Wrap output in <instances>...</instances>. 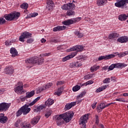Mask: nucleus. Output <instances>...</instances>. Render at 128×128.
I'll return each mask as SVG.
<instances>
[{"label": "nucleus", "mask_w": 128, "mask_h": 128, "mask_svg": "<svg viewBox=\"0 0 128 128\" xmlns=\"http://www.w3.org/2000/svg\"><path fill=\"white\" fill-rule=\"evenodd\" d=\"M72 116H74V114L70 112H68L55 116L54 120H56L57 126H62L64 122H68Z\"/></svg>", "instance_id": "nucleus-1"}, {"label": "nucleus", "mask_w": 128, "mask_h": 128, "mask_svg": "<svg viewBox=\"0 0 128 128\" xmlns=\"http://www.w3.org/2000/svg\"><path fill=\"white\" fill-rule=\"evenodd\" d=\"M26 62L28 65L26 68H32V66L42 64L44 62V58H40L38 56H34L29 59L26 60Z\"/></svg>", "instance_id": "nucleus-2"}, {"label": "nucleus", "mask_w": 128, "mask_h": 128, "mask_svg": "<svg viewBox=\"0 0 128 128\" xmlns=\"http://www.w3.org/2000/svg\"><path fill=\"white\" fill-rule=\"evenodd\" d=\"M84 50V47L82 46H73L72 48L70 49V52L74 51L70 55H68L62 59V62H66V60H70V58H72L75 56H76L77 54L79 52H82Z\"/></svg>", "instance_id": "nucleus-3"}, {"label": "nucleus", "mask_w": 128, "mask_h": 128, "mask_svg": "<svg viewBox=\"0 0 128 128\" xmlns=\"http://www.w3.org/2000/svg\"><path fill=\"white\" fill-rule=\"evenodd\" d=\"M75 8L76 5L72 3H68L62 6V10H68L66 12V15L68 16H74V14H76V12L72 10Z\"/></svg>", "instance_id": "nucleus-4"}, {"label": "nucleus", "mask_w": 128, "mask_h": 128, "mask_svg": "<svg viewBox=\"0 0 128 128\" xmlns=\"http://www.w3.org/2000/svg\"><path fill=\"white\" fill-rule=\"evenodd\" d=\"M40 97L38 96L28 104H26L21 108H20V110H22L23 114H28V112H30V108H29L28 106H34V104L37 102H38V100H40Z\"/></svg>", "instance_id": "nucleus-5"}, {"label": "nucleus", "mask_w": 128, "mask_h": 128, "mask_svg": "<svg viewBox=\"0 0 128 128\" xmlns=\"http://www.w3.org/2000/svg\"><path fill=\"white\" fill-rule=\"evenodd\" d=\"M28 85L24 84V86L22 82H19L15 86L14 90L18 94H23L26 92V91L24 89V88H28Z\"/></svg>", "instance_id": "nucleus-6"}, {"label": "nucleus", "mask_w": 128, "mask_h": 128, "mask_svg": "<svg viewBox=\"0 0 128 128\" xmlns=\"http://www.w3.org/2000/svg\"><path fill=\"white\" fill-rule=\"evenodd\" d=\"M20 16V13L18 12H16L14 13H11L10 14L4 15V18L7 20H14V18H18Z\"/></svg>", "instance_id": "nucleus-7"}, {"label": "nucleus", "mask_w": 128, "mask_h": 128, "mask_svg": "<svg viewBox=\"0 0 128 128\" xmlns=\"http://www.w3.org/2000/svg\"><path fill=\"white\" fill-rule=\"evenodd\" d=\"M88 115L85 114L82 116H81L79 120V124L80 126V128H86V122H88Z\"/></svg>", "instance_id": "nucleus-8"}, {"label": "nucleus", "mask_w": 128, "mask_h": 128, "mask_svg": "<svg viewBox=\"0 0 128 128\" xmlns=\"http://www.w3.org/2000/svg\"><path fill=\"white\" fill-rule=\"evenodd\" d=\"M126 4H128V0H118V1L114 4V6L116 8H126L128 6H126Z\"/></svg>", "instance_id": "nucleus-9"}, {"label": "nucleus", "mask_w": 128, "mask_h": 128, "mask_svg": "<svg viewBox=\"0 0 128 128\" xmlns=\"http://www.w3.org/2000/svg\"><path fill=\"white\" fill-rule=\"evenodd\" d=\"M127 66L128 64L124 63H117L112 64L109 66L108 70H112L114 68H126V66Z\"/></svg>", "instance_id": "nucleus-10"}, {"label": "nucleus", "mask_w": 128, "mask_h": 128, "mask_svg": "<svg viewBox=\"0 0 128 128\" xmlns=\"http://www.w3.org/2000/svg\"><path fill=\"white\" fill-rule=\"evenodd\" d=\"M32 33H30V32H24L20 36L19 40L20 42H24L25 38H32Z\"/></svg>", "instance_id": "nucleus-11"}, {"label": "nucleus", "mask_w": 128, "mask_h": 128, "mask_svg": "<svg viewBox=\"0 0 128 128\" xmlns=\"http://www.w3.org/2000/svg\"><path fill=\"white\" fill-rule=\"evenodd\" d=\"M10 103L2 102L0 104V112H6L10 108Z\"/></svg>", "instance_id": "nucleus-12"}, {"label": "nucleus", "mask_w": 128, "mask_h": 128, "mask_svg": "<svg viewBox=\"0 0 128 128\" xmlns=\"http://www.w3.org/2000/svg\"><path fill=\"white\" fill-rule=\"evenodd\" d=\"M114 56H116V55L114 54L102 56L98 58V60H110V58H114Z\"/></svg>", "instance_id": "nucleus-13"}, {"label": "nucleus", "mask_w": 128, "mask_h": 128, "mask_svg": "<svg viewBox=\"0 0 128 128\" xmlns=\"http://www.w3.org/2000/svg\"><path fill=\"white\" fill-rule=\"evenodd\" d=\"M4 72L6 74H12L14 72V68H12V66H8L5 68Z\"/></svg>", "instance_id": "nucleus-14"}, {"label": "nucleus", "mask_w": 128, "mask_h": 128, "mask_svg": "<svg viewBox=\"0 0 128 128\" xmlns=\"http://www.w3.org/2000/svg\"><path fill=\"white\" fill-rule=\"evenodd\" d=\"M20 125L22 128H32V125L30 124V123L28 122H20Z\"/></svg>", "instance_id": "nucleus-15"}, {"label": "nucleus", "mask_w": 128, "mask_h": 128, "mask_svg": "<svg viewBox=\"0 0 128 128\" xmlns=\"http://www.w3.org/2000/svg\"><path fill=\"white\" fill-rule=\"evenodd\" d=\"M8 117L4 116V114H0V122L1 124H6L8 122Z\"/></svg>", "instance_id": "nucleus-16"}, {"label": "nucleus", "mask_w": 128, "mask_h": 128, "mask_svg": "<svg viewBox=\"0 0 128 128\" xmlns=\"http://www.w3.org/2000/svg\"><path fill=\"white\" fill-rule=\"evenodd\" d=\"M118 42H121V44H124L128 42V37L126 36H121L118 39Z\"/></svg>", "instance_id": "nucleus-17"}, {"label": "nucleus", "mask_w": 128, "mask_h": 128, "mask_svg": "<svg viewBox=\"0 0 128 128\" xmlns=\"http://www.w3.org/2000/svg\"><path fill=\"white\" fill-rule=\"evenodd\" d=\"M46 106L44 105H40L36 108V106H34L33 108L34 112H40L42 110H44Z\"/></svg>", "instance_id": "nucleus-18"}, {"label": "nucleus", "mask_w": 128, "mask_h": 128, "mask_svg": "<svg viewBox=\"0 0 128 128\" xmlns=\"http://www.w3.org/2000/svg\"><path fill=\"white\" fill-rule=\"evenodd\" d=\"M120 36V34L116 32H113L110 34L108 36L109 40H116Z\"/></svg>", "instance_id": "nucleus-19"}, {"label": "nucleus", "mask_w": 128, "mask_h": 128, "mask_svg": "<svg viewBox=\"0 0 128 128\" xmlns=\"http://www.w3.org/2000/svg\"><path fill=\"white\" fill-rule=\"evenodd\" d=\"M108 2V0H97L96 4L98 6H102Z\"/></svg>", "instance_id": "nucleus-20"}, {"label": "nucleus", "mask_w": 128, "mask_h": 128, "mask_svg": "<svg viewBox=\"0 0 128 128\" xmlns=\"http://www.w3.org/2000/svg\"><path fill=\"white\" fill-rule=\"evenodd\" d=\"M66 26H57L53 28V32H60V30H66Z\"/></svg>", "instance_id": "nucleus-21"}, {"label": "nucleus", "mask_w": 128, "mask_h": 128, "mask_svg": "<svg viewBox=\"0 0 128 128\" xmlns=\"http://www.w3.org/2000/svg\"><path fill=\"white\" fill-rule=\"evenodd\" d=\"M76 104V102H72L70 104H67L65 106V108L67 110H70L72 108V106H74Z\"/></svg>", "instance_id": "nucleus-22"}, {"label": "nucleus", "mask_w": 128, "mask_h": 128, "mask_svg": "<svg viewBox=\"0 0 128 128\" xmlns=\"http://www.w3.org/2000/svg\"><path fill=\"white\" fill-rule=\"evenodd\" d=\"M128 14L126 15L124 14H123L118 16V20L122 22V21L126 20H128Z\"/></svg>", "instance_id": "nucleus-23"}, {"label": "nucleus", "mask_w": 128, "mask_h": 128, "mask_svg": "<svg viewBox=\"0 0 128 128\" xmlns=\"http://www.w3.org/2000/svg\"><path fill=\"white\" fill-rule=\"evenodd\" d=\"M40 117L39 116H36L34 118L30 121L31 124H36L40 120Z\"/></svg>", "instance_id": "nucleus-24"}, {"label": "nucleus", "mask_w": 128, "mask_h": 128, "mask_svg": "<svg viewBox=\"0 0 128 128\" xmlns=\"http://www.w3.org/2000/svg\"><path fill=\"white\" fill-rule=\"evenodd\" d=\"M10 52L12 54V56L13 57L18 56V51L14 48H12L10 49Z\"/></svg>", "instance_id": "nucleus-25"}, {"label": "nucleus", "mask_w": 128, "mask_h": 128, "mask_svg": "<svg viewBox=\"0 0 128 128\" xmlns=\"http://www.w3.org/2000/svg\"><path fill=\"white\" fill-rule=\"evenodd\" d=\"M54 101L52 98H48L45 104L47 106H50L52 104H54Z\"/></svg>", "instance_id": "nucleus-26"}, {"label": "nucleus", "mask_w": 128, "mask_h": 128, "mask_svg": "<svg viewBox=\"0 0 128 128\" xmlns=\"http://www.w3.org/2000/svg\"><path fill=\"white\" fill-rule=\"evenodd\" d=\"M74 21L72 19H70L63 22L62 24H64V26H70V24H74Z\"/></svg>", "instance_id": "nucleus-27"}, {"label": "nucleus", "mask_w": 128, "mask_h": 128, "mask_svg": "<svg viewBox=\"0 0 128 128\" xmlns=\"http://www.w3.org/2000/svg\"><path fill=\"white\" fill-rule=\"evenodd\" d=\"M54 4V2L52 0H47V4L48 6H46V9L48 10H50L52 8V4Z\"/></svg>", "instance_id": "nucleus-28"}, {"label": "nucleus", "mask_w": 128, "mask_h": 128, "mask_svg": "<svg viewBox=\"0 0 128 128\" xmlns=\"http://www.w3.org/2000/svg\"><path fill=\"white\" fill-rule=\"evenodd\" d=\"M34 96V91L32 90L30 92H28L26 93V98H32Z\"/></svg>", "instance_id": "nucleus-29"}, {"label": "nucleus", "mask_w": 128, "mask_h": 128, "mask_svg": "<svg viewBox=\"0 0 128 128\" xmlns=\"http://www.w3.org/2000/svg\"><path fill=\"white\" fill-rule=\"evenodd\" d=\"M74 34L75 36H78L79 38H82V36H84V34L82 33H81L80 31H75L74 32Z\"/></svg>", "instance_id": "nucleus-30"}, {"label": "nucleus", "mask_w": 128, "mask_h": 128, "mask_svg": "<svg viewBox=\"0 0 128 128\" xmlns=\"http://www.w3.org/2000/svg\"><path fill=\"white\" fill-rule=\"evenodd\" d=\"M98 68H100V66H96V65H94L90 68V72H96V70H98Z\"/></svg>", "instance_id": "nucleus-31"}, {"label": "nucleus", "mask_w": 128, "mask_h": 128, "mask_svg": "<svg viewBox=\"0 0 128 128\" xmlns=\"http://www.w3.org/2000/svg\"><path fill=\"white\" fill-rule=\"evenodd\" d=\"M106 88H108V86L106 85L102 87H100L96 89V92H102L104 90H106Z\"/></svg>", "instance_id": "nucleus-32"}, {"label": "nucleus", "mask_w": 128, "mask_h": 128, "mask_svg": "<svg viewBox=\"0 0 128 128\" xmlns=\"http://www.w3.org/2000/svg\"><path fill=\"white\" fill-rule=\"evenodd\" d=\"M104 108H106V104H104V103H101L100 106H97V110H104Z\"/></svg>", "instance_id": "nucleus-33"}, {"label": "nucleus", "mask_w": 128, "mask_h": 128, "mask_svg": "<svg viewBox=\"0 0 128 128\" xmlns=\"http://www.w3.org/2000/svg\"><path fill=\"white\" fill-rule=\"evenodd\" d=\"M115 54H117L118 56H119L120 58H122V56H124L128 54V51H126L124 52L118 54V52L114 53Z\"/></svg>", "instance_id": "nucleus-34"}, {"label": "nucleus", "mask_w": 128, "mask_h": 128, "mask_svg": "<svg viewBox=\"0 0 128 128\" xmlns=\"http://www.w3.org/2000/svg\"><path fill=\"white\" fill-rule=\"evenodd\" d=\"M52 111L50 109L47 110L46 113L45 114V116L48 118L52 114Z\"/></svg>", "instance_id": "nucleus-35"}, {"label": "nucleus", "mask_w": 128, "mask_h": 128, "mask_svg": "<svg viewBox=\"0 0 128 128\" xmlns=\"http://www.w3.org/2000/svg\"><path fill=\"white\" fill-rule=\"evenodd\" d=\"M93 76H94V74H88L84 76V80H90V78H92Z\"/></svg>", "instance_id": "nucleus-36"}, {"label": "nucleus", "mask_w": 128, "mask_h": 128, "mask_svg": "<svg viewBox=\"0 0 128 128\" xmlns=\"http://www.w3.org/2000/svg\"><path fill=\"white\" fill-rule=\"evenodd\" d=\"M46 90L44 88V86L43 87H40L36 88V94H40V92H42V90Z\"/></svg>", "instance_id": "nucleus-37"}, {"label": "nucleus", "mask_w": 128, "mask_h": 128, "mask_svg": "<svg viewBox=\"0 0 128 128\" xmlns=\"http://www.w3.org/2000/svg\"><path fill=\"white\" fill-rule=\"evenodd\" d=\"M94 82V80H88L87 82L82 84L81 86H88V84H92V83Z\"/></svg>", "instance_id": "nucleus-38"}, {"label": "nucleus", "mask_w": 128, "mask_h": 128, "mask_svg": "<svg viewBox=\"0 0 128 128\" xmlns=\"http://www.w3.org/2000/svg\"><path fill=\"white\" fill-rule=\"evenodd\" d=\"M20 8H24V10H26L28 8V4L24 2L20 5Z\"/></svg>", "instance_id": "nucleus-39"}, {"label": "nucleus", "mask_w": 128, "mask_h": 128, "mask_svg": "<svg viewBox=\"0 0 128 128\" xmlns=\"http://www.w3.org/2000/svg\"><path fill=\"white\" fill-rule=\"evenodd\" d=\"M52 84H53L52 82H49L46 84H45L44 86V88H45V90H46L47 88H51V86H52Z\"/></svg>", "instance_id": "nucleus-40"}, {"label": "nucleus", "mask_w": 128, "mask_h": 128, "mask_svg": "<svg viewBox=\"0 0 128 128\" xmlns=\"http://www.w3.org/2000/svg\"><path fill=\"white\" fill-rule=\"evenodd\" d=\"M80 90V86L78 85H76L74 86L72 88L73 92H78V90Z\"/></svg>", "instance_id": "nucleus-41"}, {"label": "nucleus", "mask_w": 128, "mask_h": 128, "mask_svg": "<svg viewBox=\"0 0 128 128\" xmlns=\"http://www.w3.org/2000/svg\"><path fill=\"white\" fill-rule=\"evenodd\" d=\"M86 94V91L82 92L80 95L77 96V98H78H78H83V96H84Z\"/></svg>", "instance_id": "nucleus-42"}, {"label": "nucleus", "mask_w": 128, "mask_h": 128, "mask_svg": "<svg viewBox=\"0 0 128 128\" xmlns=\"http://www.w3.org/2000/svg\"><path fill=\"white\" fill-rule=\"evenodd\" d=\"M74 64H75V68H80V66H82V62H74Z\"/></svg>", "instance_id": "nucleus-43"}, {"label": "nucleus", "mask_w": 128, "mask_h": 128, "mask_svg": "<svg viewBox=\"0 0 128 128\" xmlns=\"http://www.w3.org/2000/svg\"><path fill=\"white\" fill-rule=\"evenodd\" d=\"M62 88H59L57 92H56L57 96H60L62 94Z\"/></svg>", "instance_id": "nucleus-44"}, {"label": "nucleus", "mask_w": 128, "mask_h": 128, "mask_svg": "<svg viewBox=\"0 0 128 128\" xmlns=\"http://www.w3.org/2000/svg\"><path fill=\"white\" fill-rule=\"evenodd\" d=\"M110 78H106L103 81V84H110Z\"/></svg>", "instance_id": "nucleus-45"}, {"label": "nucleus", "mask_w": 128, "mask_h": 128, "mask_svg": "<svg viewBox=\"0 0 128 128\" xmlns=\"http://www.w3.org/2000/svg\"><path fill=\"white\" fill-rule=\"evenodd\" d=\"M22 111L20 110H20L16 112V116H22Z\"/></svg>", "instance_id": "nucleus-46"}, {"label": "nucleus", "mask_w": 128, "mask_h": 128, "mask_svg": "<svg viewBox=\"0 0 128 128\" xmlns=\"http://www.w3.org/2000/svg\"><path fill=\"white\" fill-rule=\"evenodd\" d=\"M34 38H30L27 40L26 42L27 44H32L34 42Z\"/></svg>", "instance_id": "nucleus-47"}, {"label": "nucleus", "mask_w": 128, "mask_h": 128, "mask_svg": "<svg viewBox=\"0 0 128 128\" xmlns=\"http://www.w3.org/2000/svg\"><path fill=\"white\" fill-rule=\"evenodd\" d=\"M20 120H17L15 123V126L16 128H20Z\"/></svg>", "instance_id": "nucleus-48"}, {"label": "nucleus", "mask_w": 128, "mask_h": 128, "mask_svg": "<svg viewBox=\"0 0 128 128\" xmlns=\"http://www.w3.org/2000/svg\"><path fill=\"white\" fill-rule=\"evenodd\" d=\"M96 124H98L100 123V120H98V116L96 115Z\"/></svg>", "instance_id": "nucleus-49"}, {"label": "nucleus", "mask_w": 128, "mask_h": 128, "mask_svg": "<svg viewBox=\"0 0 128 128\" xmlns=\"http://www.w3.org/2000/svg\"><path fill=\"white\" fill-rule=\"evenodd\" d=\"M5 44L7 46H12V41L8 40H6Z\"/></svg>", "instance_id": "nucleus-50"}, {"label": "nucleus", "mask_w": 128, "mask_h": 128, "mask_svg": "<svg viewBox=\"0 0 128 128\" xmlns=\"http://www.w3.org/2000/svg\"><path fill=\"white\" fill-rule=\"evenodd\" d=\"M6 22V20L4 18H0V24H4Z\"/></svg>", "instance_id": "nucleus-51"}, {"label": "nucleus", "mask_w": 128, "mask_h": 128, "mask_svg": "<svg viewBox=\"0 0 128 128\" xmlns=\"http://www.w3.org/2000/svg\"><path fill=\"white\" fill-rule=\"evenodd\" d=\"M26 98H28L26 96H25L24 97V96H21L20 97V100L21 102H24V100H26Z\"/></svg>", "instance_id": "nucleus-52"}, {"label": "nucleus", "mask_w": 128, "mask_h": 128, "mask_svg": "<svg viewBox=\"0 0 128 128\" xmlns=\"http://www.w3.org/2000/svg\"><path fill=\"white\" fill-rule=\"evenodd\" d=\"M116 102H126V100L123 98H117L116 99Z\"/></svg>", "instance_id": "nucleus-53"}, {"label": "nucleus", "mask_w": 128, "mask_h": 128, "mask_svg": "<svg viewBox=\"0 0 128 128\" xmlns=\"http://www.w3.org/2000/svg\"><path fill=\"white\" fill-rule=\"evenodd\" d=\"M97 104H98V102H94L92 104L91 106L92 108H93V110H94V108H96Z\"/></svg>", "instance_id": "nucleus-54"}, {"label": "nucleus", "mask_w": 128, "mask_h": 128, "mask_svg": "<svg viewBox=\"0 0 128 128\" xmlns=\"http://www.w3.org/2000/svg\"><path fill=\"white\" fill-rule=\"evenodd\" d=\"M70 68H76L74 62H72V63L70 64L69 65Z\"/></svg>", "instance_id": "nucleus-55"}, {"label": "nucleus", "mask_w": 128, "mask_h": 128, "mask_svg": "<svg viewBox=\"0 0 128 128\" xmlns=\"http://www.w3.org/2000/svg\"><path fill=\"white\" fill-rule=\"evenodd\" d=\"M64 82L62 81H58L56 83V86H62V84H64Z\"/></svg>", "instance_id": "nucleus-56"}, {"label": "nucleus", "mask_w": 128, "mask_h": 128, "mask_svg": "<svg viewBox=\"0 0 128 128\" xmlns=\"http://www.w3.org/2000/svg\"><path fill=\"white\" fill-rule=\"evenodd\" d=\"M4 92H6V90L4 88H0V94H4Z\"/></svg>", "instance_id": "nucleus-57"}, {"label": "nucleus", "mask_w": 128, "mask_h": 128, "mask_svg": "<svg viewBox=\"0 0 128 128\" xmlns=\"http://www.w3.org/2000/svg\"><path fill=\"white\" fill-rule=\"evenodd\" d=\"M38 15V12L34 13L31 14V18H36L37 16Z\"/></svg>", "instance_id": "nucleus-58"}, {"label": "nucleus", "mask_w": 128, "mask_h": 128, "mask_svg": "<svg viewBox=\"0 0 128 128\" xmlns=\"http://www.w3.org/2000/svg\"><path fill=\"white\" fill-rule=\"evenodd\" d=\"M80 20H82L81 18H77L74 19V22H80Z\"/></svg>", "instance_id": "nucleus-59"}, {"label": "nucleus", "mask_w": 128, "mask_h": 128, "mask_svg": "<svg viewBox=\"0 0 128 128\" xmlns=\"http://www.w3.org/2000/svg\"><path fill=\"white\" fill-rule=\"evenodd\" d=\"M128 96V93H124L123 94H120V96Z\"/></svg>", "instance_id": "nucleus-60"}, {"label": "nucleus", "mask_w": 128, "mask_h": 128, "mask_svg": "<svg viewBox=\"0 0 128 128\" xmlns=\"http://www.w3.org/2000/svg\"><path fill=\"white\" fill-rule=\"evenodd\" d=\"M43 56H50V53H45L43 54H42Z\"/></svg>", "instance_id": "nucleus-61"}, {"label": "nucleus", "mask_w": 128, "mask_h": 128, "mask_svg": "<svg viewBox=\"0 0 128 128\" xmlns=\"http://www.w3.org/2000/svg\"><path fill=\"white\" fill-rule=\"evenodd\" d=\"M102 70H108V66H105L102 68Z\"/></svg>", "instance_id": "nucleus-62"}, {"label": "nucleus", "mask_w": 128, "mask_h": 128, "mask_svg": "<svg viewBox=\"0 0 128 128\" xmlns=\"http://www.w3.org/2000/svg\"><path fill=\"white\" fill-rule=\"evenodd\" d=\"M46 42V39H44V38H42V40H41V42Z\"/></svg>", "instance_id": "nucleus-63"}, {"label": "nucleus", "mask_w": 128, "mask_h": 128, "mask_svg": "<svg viewBox=\"0 0 128 128\" xmlns=\"http://www.w3.org/2000/svg\"><path fill=\"white\" fill-rule=\"evenodd\" d=\"M100 128H104V125L102 124H100Z\"/></svg>", "instance_id": "nucleus-64"}]
</instances>
